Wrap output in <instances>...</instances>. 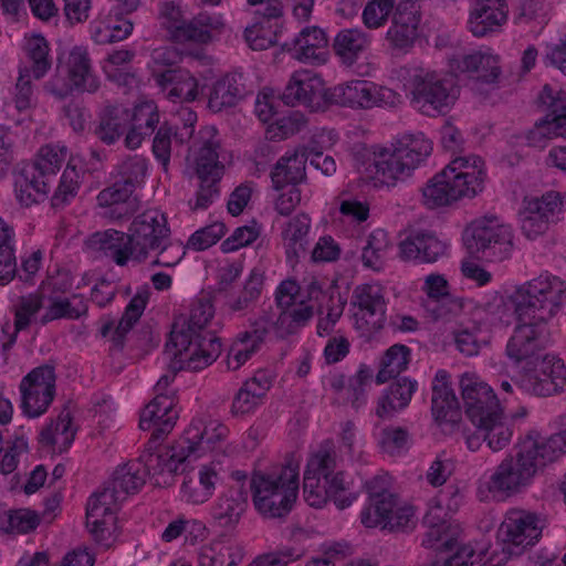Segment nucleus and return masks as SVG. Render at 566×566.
I'll list each match as a JSON object with an SVG mask.
<instances>
[{"mask_svg":"<svg viewBox=\"0 0 566 566\" xmlns=\"http://www.w3.org/2000/svg\"><path fill=\"white\" fill-rule=\"evenodd\" d=\"M566 293V283L557 276L541 274L520 286L512 296L517 325L505 347L514 364L535 363L551 342L548 322L557 314Z\"/></svg>","mask_w":566,"mask_h":566,"instance_id":"f257e3e1","label":"nucleus"},{"mask_svg":"<svg viewBox=\"0 0 566 566\" xmlns=\"http://www.w3.org/2000/svg\"><path fill=\"white\" fill-rule=\"evenodd\" d=\"M566 453V430L544 438L531 430L494 468L486 489L494 495L512 496L528 488L548 464Z\"/></svg>","mask_w":566,"mask_h":566,"instance_id":"f03ea898","label":"nucleus"},{"mask_svg":"<svg viewBox=\"0 0 566 566\" xmlns=\"http://www.w3.org/2000/svg\"><path fill=\"white\" fill-rule=\"evenodd\" d=\"M214 315L210 300L201 298L192 304L188 319L176 322L167 346L176 348L179 369L199 371L210 366L221 354V342L208 324Z\"/></svg>","mask_w":566,"mask_h":566,"instance_id":"7ed1b4c3","label":"nucleus"},{"mask_svg":"<svg viewBox=\"0 0 566 566\" xmlns=\"http://www.w3.org/2000/svg\"><path fill=\"white\" fill-rule=\"evenodd\" d=\"M298 462L290 459L277 472H255L251 479L253 505L268 520H283L298 494Z\"/></svg>","mask_w":566,"mask_h":566,"instance_id":"20e7f679","label":"nucleus"},{"mask_svg":"<svg viewBox=\"0 0 566 566\" xmlns=\"http://www.w3.org/2000/svg\"><path fill=\"white\" fill-rule=\"evenodd\" d=\"M432 151V143L423 134L405 136L392 148L375 154L374 178L387 186L406 180Z\"/></svg>","mask_w":566,"mask_h":566,"instance_id":"39448f33","label":"nucleus"},{"mask_svg":"<svg viewBox=\"0 0 566 566\" xmlns=\"http://www.w3.org/2000/svg\"><path fill=\"white\" fill-rule=\"evenodd\" d=\"M221 139L217 129L207 126L199 132L198 148L195 151V172L199 189L193 209L208 208L219 195V182L224 172L220 161Z\"/></svg>","mask_w":566,"mask_h":566,"instance_id":"423d86ee","label":"nucleus"},{"mask_svg":"<svg viewBox=\"0 0 566 566\" xmlns=\"http://www.w3.org/2000/svg\"><path fill=\"white\" fill-rule=\"evenodd\" d=\"M410 85L412 106L427 116L446 114L457 98L452 81L437 72L420 71Z\"/></svg>","mask_w":566,"mask_h":566,"instance_id":"0eeeda50","label":"nucleus"},{"mask_svg":"<svg viewBox=\"0 0 566 566\" xmlns=\"http://www.w3.org/2000/svg\"><path fill=\"white\" fill-rule=\"evenodd\" d=\"M566 210L564 197L557 191H547L541 197H526L518 212L522 234L527 240L543 237L557 224Z\"/></svg>","mask_w":566,"mask_h":566,"instance_id":"6e6552de","label":"nucleus"},{"mask_svg":"<svg viewBox=\"0 0 566 566\" xmlns=\"http://www.w3.org/2000/svg\"><path fill=\"white\" fill-rule=\"evenodd\" d=\"M127 233L133 261L138 263L145 262L170 238L166 216L155 208L137 214L129 224Z\"/></svg>","mask_w":566,"mask_h":566,"instance_id":"1a4fd4ad","label":"nucleus"},{"mask_svg":"<svg viewBox=\"0 0 566 566\" xmlns=\"http://www.w3.org/2000/svg\"><path fill=\"white\" fill-rule=\"evenodd\" d=\"M327 102L353 109L396 107L401 103L394 90L366 80H353L329 90Z\"/></svg>","mask_w":566,"mask_h":566,"instance_id":"9d476101","label":"nucleus"},{"mask_svg":"<svg viewBox=\"0 0 566 566\" xmlns=\"http://www.w3.org/2000/svg\"><path fill=\"white\" fill-rule=\"evenodd\" d=\"M67 81L55 74L44 84V91L59 99H63L73 91L94 94L99 90L101 82L94 74L92 62L86 49L75 46L66 62Z\"/></svg>","mask_w":566,"mask_h":566,"instance_id":"9b49d317","label":"nucleus"},{"mask_svg":"<svg viewBox=\"0 0 566 566\" xmlns=\"http://www.w3.org/2000/svg\"><path fill=\"white\" fill-rule=\"evenodd\" d=\"M513 239L510 226L500 223L495 218L484 219L474 223L468 247L490 262H503L513 253Z\"/></svg>","mask_w":566,"mask_h":566,"instance_id":"f8f14e48","label":"nucleus"},{"mask_svg":"<svg viewBox=\"0 0 566 566\" xmlns=\"http://www.w3.org/2000/svg\"><path fill=\"white\" fill-rule=\"evenodd\" d=\"M538 102L546 115L528 132L527 140L531 146L544 147L548 139L566 137V93L554 92L546 84L538 95Z\"/></svg>","mask_w":566,"mask_h":566,"instance_id":"ddd939ff","label":"nucleus"},{"mask_svg":"<svg viewBox=\"0 0 566 566\" xmlns=\"http://www.w3.org/2000/svg\"><path fill=\"white\" fill-rule=\"evenodd\" d=\"M55 370L51 365L32 369L20 382L22 409L29 417L44 413L55 396Z\"/></svg>","mask_w":566,"mask_h":566,"instance_id":"4468645a","label":"nucleus"},{"mask_svg":"<svg viewBox=\"0 0 566 566\" xmlns=\"http://www.w3.org/2000/svg\"><path fill=\"white\" fill-rule=\"evenodd\" d=\"M460 389L464 412L474 426L503 413V409L493 389L475 375H462L460 378Z\"/></svg>","mask_w":566,"mask_h":566,"instance_id":"2eb2a0df","label":"nucleus"},{"mask_svg":"<svg viewBox=\"0 0 566 566\" xmlns=\"http://www.w3.org/2000/svg\"><path fill=\"white\" fill-rule=\"evenodd\" d=\"M328 92L318 74L310 70H298L292 74L281 99L287 106L304 105L316 109L323 101L327 102Z\"/></svg>","mask_w":566,"mask_h":566,"instance_id":"dca6fc26","label":"nucleus"},{"mask_svg":"<svg viewBox=\"0 0 566 566\" xmlns=\"http://www.w3.org/2000/svg\"><path fill=\"white\" fill-rule=\"evenodd\" d=\"M448 61L450 72L455 76L476 74L472 77V90L474 91H482L484 84L494 86L501 74L499 60L491 54L482 52L455 54Z\"/></svg>","mask_w":566,"mask_h":566,"instance_id":"f3484780","label":"nucleus"},{"mask_svg":"<svg viewBox=\"0 0 566 566\" xmlns=\"http://www.w3.org/2000/svg\"><path fill=\"white\" fill-rule=\"evenodd\" d=\"M249 327L250 329L237 335L230 348L228 356V367L230 369H238L265 343L266 337L273 328L272 315L268 312H263L259 317L249 321Z\"/></svg>","mask_w":566,"mask_h":566,"instance_id":"a211bd4d","label":"nucleus"},{"mask_svg":"<svg viewBox=\"0 0 566 566\" xmlns=\"http://www.w3.org/2000/svg\"><path fill=\"white\" fill-rule=\"evenodd\" d=\"M526 376L528 389L536 396H552L566 390V365L555 355H544Z\"/></svg>","mask_w":566,"mask_h":566,"instance_id":"6ab92c4d","label":"nucleus"},{"mask_svg":"<svg viewBox=\"0 0 566 566\" xmlns=\"http://www.w3.org/2000/svg\"><path fill=\"white\" fill-rule=\"evenodd\" d=\"M542 535L538 517L523 510H510L499 530V537L510 546L525 548L534 545Z\"/></svg>","mask_w":566,"mask_h":566,"instance_id":"aec40b11","label":"nucleus"},{"mask_svg":"<svg viewBox=\"0 0 566 566\" xmlns=\"http://www.w3.org/2000/svg\"><path fill=\"white\" fill-rule=\"evenodd\" d=\"M178 418L174 398L159 394L142 410L139 428L151 431L149 444L158 443L171 432Z\"/></svg>","mask_w":566,"mask_h":566,"instance_id":"412c9836","label":"nucleus"},{"mask_svg":"<svg viewBox=\"0 0 566 566\" xmlns=\"http://www.w3.org/2000/svg\"><path fill=\"white\" fill-rule=\"evenodd\" d=\"M397 500V495H385L384 499L368 501L361 512V523L366 527L380 526L390 532L406 531L412 523L413 510L411 506H403L396 511L395 517H389V513H392L396 507Z\"/></svg>","mask_w":566,"mask_h":566,"instance_id":"4be33fe9","label":"nucleus"},{"mask_svg":"<svg viewBox=\"0 0 566 566\" xmlns=\"http://www.w3.org/2000/svg\"><path fill=\"white\" fill-rule=\"evenodd\" d=\"M187 440L180 437L170 448L154 452L153 449L158 443H148L147 451L140 455L137 461L142 462L145 474L151 478L168 474L171 476L177 473L179 467L185 464L191 458V447Z\"/></svg>","mask_w":566,"mask_h":566,"instance_id":"5701e85b","label":"nucleus"},{"mask_svg":"<svg viewBox=\"0 0 566 566\" xmlns=\"http://www.w3.org/2000/svg\"><path fill=\"white\" fill-rule=\"evenodd\" d=\"M135 189L117 180L97 195V203L104 209L103 217L111 221L129 219L139 209Z\"/></svg>","mask_w":566,"mask_h":566,"instance_id":"b1692460","label":"nucleus"},{"mask_svg":"<svg viewBox=\"0 0 566 566\" xmlns=\"http://www.w3.org/2000/svg\"><path fill=\"white\" fill-rule=\"evenodd\" d=\"M513 428L504 420V412L489 418L475 426L471 433H464L467 447L478 451L485 442L493 452H500L512 441Z\"/></svg>","mask_w":566,"mask_h":566,"instance_id":"393cba45","label":"nucleus"},{"mask_svg":"<svg viewBox=\"0 0 566 566\" xmlns=\"http://www.w3.org/2000/svg\"><path fill=\"white\" fill-rule=\"evenodd\" d=\"M248 497V489L243 483H234L222 491L211 509L218 526L234 530L247 511Z\"/></svg>","mask_w":566,"mask_h":566,"instance_id":"a878e982","label":"nucleus"},{"mask_svg":"<svg viewBox=\"0 0 566 566\" xmlns=\"http://www.w3.org/2000/svg\"><path fill=\"white\" fill-rule=\"evenodd\" d=\"M447 252V244L430 231H415L399 243V253L406 261L433 263Z\"/></svg>","mask_w":566,"mask_h":566,"instance_id":"bb28decb","label":"nucleus"},{"mask_svg":"<svg viewBox=\"0 0 566 566\" xmlns=\"http://www.w3.org/2000/svg\"><path fill=\"white\" fill-rule=\"evenodd\" d=\"M129 128L125 136V146L138 148L146 137H150L160 124V114L154 101H142L129 111Z\"/></svg>","mask_w":566,"mask_h":566,"instance_id":"cd10ccee","label":"nucleus"},{"mask_svg":"<svg viewBox=\"0 0 566 566\" xmlns=\"http://www.w3.org/2000/svg\"><path fill=\"white\" fill-rule=\"evenodd\" d=\"M464 190L467 198H473L484 189L485 168L481 157L475 155L457 156L446 168Z\"/></svg>","mask_w":566,"mask_h":566,"instance_id":"c85d7f7f","label":"nucleus"},{"mask_svg":"<svg viewBox=\"0 0 566 566\" xmlns=\"http://www.w3.org/2000/svg\"><path fill=\"white\" fill-rule=\"evenodd\" d=\"M251 92L243 73H228L213 84L209 94L208 107L212 112H221L235 106Z\"/></svg>","mask_w":566,"mask_h":566,"instance_id":"c756f323","label":"nucleus"},{"mask_svg":"<svg viewBox=\"0 0 566 566\" xmlns=\"http://www.w3.org/2000/svg\"><path fill=\"white\" fill-rule=\"evenodd\" d=\"M311 154L306 147L285 153L271 170L273 188L281 190L289 185L296 187L301 184L306 178V163Z\"/></svg>","mask_w":566,"mask_h":566,"instance_id":"7c9ffc66","label":"nucleus"},{"mask_svg":"<svg viewBox=\"0 0 566 566\" xmlns=\"http://www.w3.org/2000/svg\"><path fill=\"white\" fill-rule=\"evenodd\" d=\"M509 14L506 0H475L468 27L474 36H484L502 27Z\"/></svg>","mask_w":566,"mask_h":566,"instance_id":"2f4dec72","label":"nucleus"},{"mask_svg":"<svg viewBox=\"0 0 566 566\" xmlns=\"http://www.w3.org/2000/svg\"><path fill=\"white\" fill-rule=\"evenodd\" d=\"M224 29V21L221 15L200 12L190 20L184 22L177 29L172 41L176 43L207 44L219 35Z\"/></svg>","mask_w":566,"mask_h":566,"instance_id":"473e14b6","label":"nucleus"},{"mask_svg":"<svg viewBox=\"0 0 566 566\" xmlns=\"http://www.w3.org/2000/svg\"><path fill=\"white\" fill-rule=\"evenodd\" d=\"M431 411L439 423H454L460 417V403L451 387L450 375L446 370H438L433 379Z\"/></svg>","mask_w":566,"mask_h":566,"instance_id":"72a5a7b5","label":"nucleus"},{"mask_svg":"<svg viewBox=\"0 0 566 566\" xmlns=\"http://www.w3.org/2000/svg\"><path fill=\"white\" fill-rule=\"evenodd\" d=\"M153 76L163 90H168L167 97L174 102H192L198 96V82L188 70L169 67L154 71Z\"/></svg>","mask_w":566,"mask_h":566,"instance_id":"f704fd0d","label":"nucleus"},{"mask_svg":"<svg viewBox=\"0 0 566 566\" xmlns=\"http://www.w3.org/2000/svg\"><path fill=\"white\" fill-rule=\"evenodd\" d=\"M452 171L443 169L436 174L422 188V202L429 209L446 207L467 198L463 189L451 177Z\"/></svg>","mask_w":566,"mask_h":566,"instance_id":"c9c22d12","label":"nucleus"},{"mask_svg":"<svg viewBox=\"0 0 566 566\" xmlns=\"http://www.w3.org/2000/svg\"><path fill=\"white\" fill-rule=\"evenodd\" d=\"M123 501L113 488L93 494L86 506V525L96 537L103 536L108 520H113L115 506Z\"/></svg>","mask_w":566,"mask_h":566,"instance_id":"e433bc0d","label":"nucleus"},{"mask_svg":"<svg viewBox=\"0 0 566 566\" xmlns=\"http://www.w3.org/2000/svg\"><path fill=\"white\" fill-rule=\"evenodd\" d=\"M352 303L359 308L361 317L373 328L379 329L385 323L386 302L382 290L376 284H363L353 293Z\"/></svg>","mask_w":566,"mask_h":566,"instance_id":"4c0bfd02","label":"nucleus"},{"mask_svg":"<svg viewBox=\"0 0 566 566\" xmlns=\"http://www.w3.org/2000/svg\"><path fill=\"white\" fill-rule=\"evenodd\" d=\"M87 244L91 249L103 252L119 266H125L130 260L133 261L127 232L115 229L97 231L90 235Z\"/></svg>","mask_w":566,"mask_h":566,"instance_id":"58836bf2","label":"nucleus"},{"mask_svg":"<svg viewBox=\"0 0 566 566\" xmlns=\"http://www.w3.org/2000/svg\"><path fill=\"white\" fill-rule=\"evenodd\" d=\"M370 45L371 35L355 28L340 30L334 39L333 49L345 66L353 67L367 54Z\"/></svg>","mask_w":566,"mask_h":566,"instance_id":"ea45409f","label":"nucleus"},{"mask_svg":"<svg viewBox=\"0 0 566 566\" xmlns=\"http://www.w3.org/2000/svg\"><path fill=\"white\" fill-rule=\"evenodd\" d=\"M441 511L442 505L439 500L424 515L423 522L428 525V530L423 534L421 545L438 552H452L458 545V539L449 534L446 521L439 514Z\"/></svg>","mask_w":566,"mask_h":566,"instance_id":"a19ab883","label":"nucleus"},{"mask_svg":"<svg viewBox=\"0 0 566 566\" xmlns=\"http://www.w3.org/2000/svg\"><path fill=\"white\" fill-rule=\"evenodd\" d=\"M416 389V380H411L408 377H396V380L389 385L378 399L376 415L381 419L389 418L395 412L406 408Z\"/></svg>","mask_w":566,"mask_h":566,"instance_id":"79ce46f5","label":"nucleus"},{"mask_svg":"<svg viewBox=\"0 0 566 566\" xmlns=\"http://www.w3.org/2000/svg\"><path fill=\"white\" fill-rule=\"evenodd\" d=\"M49 185L30 165L14 175L15 197L24 207L43 201L49 192Z\"/></svg>","mask_w":566,"mask_h":566,"instance_id":"37998d69","label":"nucleus"},{"mask_svg":"<svg viewBox=\"0 0 566 566\" xmlns=\"http://www.w3.org/2000/svg\"><path fill=\"white\" fill-rule=\"evenodd\" d=\"M327 44L325 32L316 27L304 28L291 42L282 43L284 51L302 62L318 60L319 50Z\"/></svg>","mask_w":566,"mask_h":566,"instance_id":"c03bdc74","label":"nucleus"},{"mask_svg":"<svg viewBox=\"0 0 566 566\" xmlns=\"http://www.w3.org/2000/svg\"><path fill=\"white\" fill-rule=\"evenodd\" d=\"M264 286V275L254 268L245 280L242 290L237 295H230L224 306L231 314L247 315L259 301Z\"/></svg>","mask_w":566,"mask_h":566,"instance_id":"a18cd8bd","label":"nucleus"},{"mask_svg":"<svg viewBox=\"0 0 566 566\" xmlns=\"http://www.w3.org/2000/svg\"><path fill=\"white\" fill-rule=\"evenodd\" d=\"M129 123V109L122 105H108L101 115L95 128L96 137L107 144H114L124 134Z\"/></svg>","mask_w":566,"mask_h":566,"instance_id":"49530a36","label":"nucleus"},{"mask_svg":"<svg viewBox=\"0 0 566 566\" xmlns=\"http://www.w3.org/2000/svg\"><path fill=\"white\" fill-rule=\"evenodd\" d=\"M24 53L29 65H21L19 70H27L33 80L43 78L52 66L49 42L40 34L33 35L27 40Z\"/></svg>","mask_w":566,"mask_h":566,"instance_id":"de8ad7c7","label":"nucleus"},{"mask_svg":"<svg viewBox=\"0 0 566 566\" xmlns=\"http://www.w3.org/2000/svg\"><path fill=\"white\" fill-rule=\"evenodd\" d=\"M149 294L150 292L148 287H143L126 305L125 311L113 332L112 342L115 347L119 349L123 348L125 336L143 315L149 300Z\"/></svg>","mask_w":566,"mask_h":566,"instance_id":"09e8293b","label":"nucleus"},{"mask_svg":"<svg viewBox=\"0 0 566 566\" xmlns=\"http://www.w3.org/2000/svg\"><path fill=\"white\" fill-rule=\"evenodd\" d=\"M218 475L209 467L201 469L192 475H187L181 485V492L188 502L199 504L205 503L212 495Z\"/></svg>","mask_w":566,"mask_h":566,"instance_id":"8fccbe9b","label":"nucleus"},{"mask_svg":"<svg viewBox=\"0 0 566 566\" xmlns=\"http://www.w3.org/2000/svg\"><path fill=\"white\" fill-rule=\"evenodd\" d=\"M310 229L311 219L305 213H298L286 222L282 231V237L286 244L289 259H298L301 254H305Z\"/></svg>","mask_w":566,"mask_h":566,"instance_id":"3c124183","label":"nucleus"},{"mask_svg":"<svg viewBox=\"0 0 566 566\" xmlns=\"http://www.w3.org/2000/svg\"><path fill=\"white\" fill-rule=\"evenodd\" d=\"M146 482L145 470L140 461H129L119 465L112 480V488L122 500L128 494L137 493Z\"/></svg>","mask_w":566,"mask_h":566,"instance_id":"603ef678","label":"nucleus"},{"mask_svg":"<svg viewBox=\"0 0 566 566\" xmlns=\"http://www.w3.org/2000/svg\"><path fill=\"white\" fill-rule=\"evenodd\" d=\"M43 297L41 294L31 293L20 296L14 306V333L2 343V350L7 353L15 343L17 334L25 329L32 321V317L42 308Z\"/></svg>","mask_w":566,"mask_h":566,"instance_id":"864d4df0","label":"nucleus"},{"mask_svg":"<svg viewBox=\"0 0 566 566\" xmlns=\"http://www.w3.org/2000/svg\"><path fill=\"white\" fill-rule=\"evenodd\" d=\"M410 358L411 350L408 346L402 344L390 346L381 357L376 381L384 384L391 378H396L400 373L407 369Z\"/></svg>","mask_w":566,"mask_h":566,"instance_id":"5fc2aeb1","label":"nucleus"},{"mask_svg":"<svg viewBox=\"0 0 566 566\" xmlns=\"http://www.w3.org/2000/svg\"><path fill=\"white\" fill-rule=\"evenodd\" d=\"M427 294L431 298H442L432 311L436 318H447L449 314H457L461 311L462 304L458 300L448 296V281L439 274H430L426 279Z\"/></svg>","mask_w":566,"mask_h":566,"instance_id":"6e6d98bb","label":"nucleus"},{"mask_svg":"<svg viewBox=\"0 0 566 566\" xmlns=\"http://www.w3.org/2000/svg\"><path fill=\"white\" fill-rule=\"evenodd\" d=\"M40 516L30 509L0 512V532L6 534H28L40 524Z\"/></svg>","mask_w":566,"mask_h":566,"instance_id":"4d7b16f0","label":"nucleus"},{"mask_svg":"<svg viewBox=\"0 0 566 566\" xmlns=\"http://www.w3.org/2000/svg\"><path fill=\"white\" fill-rule=\"evenodd\" d=\"M69 156L67 148L59 145H45L41 147L36 159L30 166L35 168L41 178L48 180L56 175Z\"/></svg>","mask_w":566,"mask_h":566,"instance_id":"13d9d810","label":"nucleus"},{"mask_svg":"<svg viewBox=\"0 0 566 566\" xmlns=\"http://www.w3.org/2000/svg\"><path fill=\"white\" fill-rule=\"evenodd\" d=\"M228 428L218 421H211L208 426L202 428V422H192L181 437L187 440L191 447V457L196 458V451L200 444L206 441L208 444L216 443L226 438Z\"/></svg>","mask_w":566,"mask_h":566,"instance_id":"bf43d9fd","label":"nucleus"},{"mask_svg":"<svg viewBox=\"0 0 566 566\" xmlns=\"http://www.w3.org/2000/svg\"><path fill=\"white\" fill-rule=\"evenodd\" d=\"M50 304L45 313L40 317V324L46 325L48 323L66 318L77 319L87 313V305L82 300L74 304L70 298H62L61 296H50Z\"/></svg>","mask_w":566,"mask_h":566,"instance_id":"052dcab7","label":"nucleus"},{"mask_svg":"<svg viewBox=\"0 0 566 566\" xmlns=\"http://www.w3.org/2000/svg\"><path fill=\"white\" fill-rule=\"evenodd\" d=\"M336 469V452L329 442L319 449L308 459L305 476H315L321 480L328 479Z\"/></svg>","mask_w":566,"mask_h":566,"instance_id":"680f3d73","label":"nucleus"},{"mask_svg":"<svg viewBox=\"0 0 566 566\" xmlns=\"http://www.w3.org/2000/svg\"><path fill=\"white\" fill-rule=\"evenodd\" d=\"M62 433L54 434L53 429H42L39 434V442L42 446L56 447L60 453L66 451L75 437V429L72 426V417L70 411L61 412Z\"/></svg>","mask_w":566,"mask_h":566,"instance_id":"e2e57ef3","label":"nucleus"},{"mask_svg":"<svg viewBox=\"0 0 566 566\" xmlns=\"http://www.w3.org/2000/svg\"><path fill=\"white\" fill-rule=\"evenodd\" d=\"M282 28H274V23L258 21L252 28H247L244 38L252 50H266L280 43Z\"/></svg>","mask_w":566,"mask_h":566,"instance_id":"0e129e2a","label":"nucleus"},{"mask_svg":"<svg viewBox=\"0 0 566 566\" xmlns=\"http://www.w3.org/2000/svg\"><path fill=\"white\" fill-rule=\"evenodd\" d=\"M389 245L390 242L386 231L382 229L373 231L367 239V244L363 249L361 260L364 264L373 269L378 268Z\"/></svg>","mask_w":566,"mask_h":566,"instance_id":"69168bd1","label":"nucleus"},{"mask_svg":"<svg viewBox=\"0 0 566 566\" xmlns=\"http://www.w3.org/2000/svg\"><path fill=\"white\" fill-rule=\"evenodd\" d=\"M395 8V0H368L363 13L364 25L369 30L384 27Z\"/></svg>","mask_w":566,"mask_h":566,"instance_id":"338daca9","label":"nucleus"},{"mask_svg":"<svg viewBox=\"0 0 566 566\" xmlns=\"http://www.w3.org/2000/svg\"><path fill=\"white\" fill-rule=\"evenodd\" d=\"M117 170L120 177L119 181L136 190L146 176L147 161L138 155L128 156L117 166Z\"/></svg>","mask_w":566,"mask_h":566,"instance_id":"774afa93","label":"nucleus"}]
</instances>
